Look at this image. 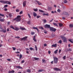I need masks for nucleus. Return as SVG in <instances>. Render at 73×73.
Returning a JSON list of instances; mask_svg holds the SVG:
<instances>
[{
    "label": "nucleus",
    "mask_w": 73,
    "mask_h": 73,
    "mask_svg": "<svg viewBox=\"0 0 73 73\" xmlns=\"http://www.w3.org/2000/svg\"><path fill=\"white\" fill-rule=\"evenodd\" d=\"M69 26L71 28H73V24H70Z\"/></svg>",
    "instance_id": "nucleus-25"
},
{
    "label": "nucleus",
    "mask_w": 73,
    "mask_h": 73,
    "mask_svg": "<svg viewBox=\"0 0 73 73\" xmlns=\"http://www.w3.org/2000/svg\"><path fill=\"white\" fill-rule=\"evenodd\" d=\"M53 61H52L51 62V64H53Z\"/></svg>",
    "instance_id": "nucleus-63"
},
{
    "label": "nucleus",
    "mask_w": 73,
    "mask_h": 73,
    "mask_svg": "<svg viewBox=\"0 0 73 73\" xmlns=\"http://www.w3.org/2000/svg\"><path fill=\"white\" fill-rule=\"evenodd\" d=\"M4 10L5 11H8V9L7 8L4 9Z\"/></svg>",
    "instance_id": "nucleus-52"
},
{
    "label": "nucleus",
    "mask_w": 73,
    "mask_h": 73,
    "mask_svg": "<svg viewBox=\"0 0 73 73\" xmlns=\"http://www.w3.org/2000/svg\"><path fill=\"white\" fill-rule=\"evenodd\" d=\"M43 16H49V14L43 13Z\"/></svg>",
    "instance_id": "nucleus-21"
},
{
    "label": "nucleus",
    "mask_w": 73,
    "mask_h": 73,
    "mask_svg": "<svg viewBox=\"0 0 73 73\" xmlns=\"http://www.w3.org/2000/svg\"><path fill=\"white\" fill-rule=\"evenodd\" d=\"M33 15L35 17H36V16H37V14L35 13V12H33Z\"/></svg>",
    "instance_id": "nucleus-16"
},
{
    "label": "nucleus",
    "mask_w": 73,
    "mask_h": 73,
    "mask_svg": "<svg viewBox=\"0 0 73 73\" xmlns=\"http://www.w3.org/2000/svg\"><path fill=\"white\" fill-rule=\"evenodd\" d=\"M57 52H58V50H56L54 52V54H57Z\"/></svg>",
    "instance_id": "nucleus-30"
},
{
    "label": "nucleus",
    "mask_w": 73,
    "mask_h": 73,
    "mask_svg": "<svg viewBox=\"0 0 73 73\" xmlns=\"http://www.w3.org/2000/svg\"><path fill=\"white\" fill-rule=\"evenodd\" d=\"M24 40H26L27 38L28 37L27 36H25V37H23Z\"/></svg>",
    "instance_id": "nucleus-35"
},
{
    "label": "nucleus",
    "mask_w": 73,
    "mask_h": 73,
    "mask_svg": "<svg viewBox=\"0 0 73 73\" xmlns=\"http://www.w3.org/2000/svg\"><path fill=\"white\" fill-rule=\"evenodd\" d=\"M43 21L44 22V23H46V20L45 19Z\"/></svg>",
    "instance_id": "nucleus-49"
},
{
    "label": "nucleus",
    "mask_w": 73,
    "mask_h": 73,
    "mask_svg": "<svg viewBox=\"0 0 73 73\" xmlns=\"http://www.w3.org/2000/svg\"><path fill=\"white\" fill-rule=\"evenodd\" d=\"M48 11H51L52 10V7H49L48 8Z\"/></svg>",
    "instance_id": "nucleus-19"
},
{
    "label": "nucleus",
    "mask_w": 73,
    "mask_h": 73,
    "mask_svg": "<svg viewBox=\"0 0 73 73\" xmlns=\"http://www.w3.org/2000/svg\"><path fill=\"white\" fill-rule=\"evenodd\" d=\"M34 60H39V58H38L34 57Z\"/></svg>",
    "instance_id": "nucleus-27"
},
{
    "label": "nucleus",
    "mask_w": 73,
    "mask_h": 73,
    "mask_svg": "<svg viewBox=\"0 0 73 73\" xmlns=\"http://www.w3.org/2000/svg\"><path fill=\"white\" fill-rule=\"evenodd\" d=\"M28 16H29V18H31V16L30 14H28Z\"/></svg>",
    "instance_id": "nucleus-56"
},
{
    "label": "nucleus",
    "mask_w": 73,
    "mask_h": 73,
    "mask_svg": "<svg viewBox=\"0 0 73 73\" xmlns=\"http://www.w3.org/2000/svg\"><path fill=\"white\" fill-rule=\"evenodd\" d=\"M27 72H28V73H31V70H30L29 69H28L27 70Z\"/></svg>",
    "instance_id": "nucleus-22"
},
{
    "label": "nucleus",
    "mask_w": 73,
    "mask_h": 73,
    "mask_svg": "<svg viewBox=\"0 0 73 73\" xmlns=\"http://www.w3.org/2000/svg\"><path fill=\"white\" fill-rule=\"evenodd\" d=\"M53 24L54 25H55V26H56V27H58V25L56 23H53Z\"/></svg>",
    "instance_id": "nucleus-24"
},
{
    "label": "nucleus",
    "mask_w": 73,
    "mask_h": 73,
    "mask_svg": "<svg viewBox=\"0 0 73 73\" xmlns=\"http://www.w3.org/2000/svg\"><path fill=\"white\" fill-rule=\"evenodd\" d=\"M8 7V5H6L4 6V8H7Z\"/></svg>",
    "instance_id": "nucleus-39"
},
{
    "label": "nucleus",
    "mask_w": 73,
    "mask_h": 73,
    "mask_svg": "<svg viewBox=\"0 0 73 73\" xmlns=\"http://www.w3.org/2000/svg\"><path fill=\"white\" fill-rule=\"evenodd\" d=\"M63 58L64 60H65V59H66V56H63Z\"/></svg>",
    "instance_id": "nucleus-43"
},
{
    "label": "nucleus",
    "mask_w": 73,
    "mask_h": 73,
    "mask_svg": "<svg viewBox=\"0 0 73 73\" xmlns=\"http://www.w3.org/2000/svg\"><path fill=\"white\" fill-rule=\"evenodd\" d=\"M31 34L33 35H35V33L34 32H32Z\"/></svg>",
    "instance_id": "nucleus-55"
},
{
    "label": "nucleus",
    "mask_w": 73,
    "mask_h": 73,
    "mask_svg": "<svg viewBox=\"0 0 73 73\" xmlns=\"http://www.w3.org/2000/svg\"><path fill=\"white\" fill-rule=\"evenodd\" d=\"M20 29H21V30H22V31H23V30H25V28H24L22 27H20Z\"/></svg>",
    "instance_id": "nucleus-17"
},
{
    "label": "nucleus",
    "mask_w": 73,
    "mask_h": 73,
    "mask_svg": "<svg viewBox=\"0 0 73 73\" xmlns=\"http://www.w3.org/2000/svg\"><path fill=\"white\" fill-rule=\"evenodd\" d=\"M46 45H47V44H44V46H46Z\"/></svg>",
    "instance_id": "nucleus-62"
},
{
    "label": "nucleus",
    "mask_w": 73,
    "mask_h": 73,
    "mask_svg": "<svg viewBox=\"0 0 73 73\" xmlns=\"http://www.w3.org/2000/svg\"><path fill=\"white\" fill-rule=\"evenodd\" d=\"M10 28H11L12 29H15V28H14V27H13V26H11L10 27Z\"/></svg>",
    "instance_id": "nucleus-32"
},
{
    "label": "nucleus",
    "mask_w": 73,
    "mask_h": 73,
    "mask_svg": "<svg viewBox=\"0 0 73 73\" xmlns=\"http://www.w3.org/2000/svg\"><path fill=\"white\" fill-rule=\"evenodd\" d=\"M7 61H11V59H7Z\"/></svg>",
    "instance_id": "nucleus-59"
},
{
    "label": "nucleus",
    "mask_w": 73,
    "mask_h": 73,
    "mask_svg": "<svg viewBox=\"0 0 73 73\" xmlns=\"http://www.w3.org/2000/svg\"><path fill=\"white\" fill-rule=\"evenodd\" d=\"M57 11L58 12H60L61 10H60V9H58L57 10Z\"/></svg>",
    "instance_id": "nucleus-47"
},
{
    "label": "nucleus",
    "mask_w": 73,
    "mask_h": 73,
    "mask_svg": "<svg viewBox=\"0 0 73 73\" xmlns=\"http://www.w3.org/2000/svg\"><path fill=\"white\" fill-rule=\"evenodd\" d=\"M14 28L15 29L14 30H15V31H19V29L17 27H15Z\"/></svg>",
    "instance_id": "nucleus-14"
},
{
    "label": "nucleus",
    "mask_w": 73,
    "mask_h": 73,
    "mask_svg": "<svg viewBox=\"0 0 73 73\" xmlns=\"http://www.w3.org/2000/svg\"><path fill=\"white\" fill-rule=\"evenodd\" d=\"M0 2L2 4H11V3L8 1H0Z\"/></svg>",
    "instance_id": "nucleus-2"
},
{
    "label": "nucleus",
    "mask_w": 73,
    "mask_h": 73,
    "mask_svg": "<svg viewBox=\"0 0 73 73\" xmlns=\"http://www.w3.org/2000/svg\"><path fill=\"white\" fill-rule=\"evenodd\" d=\"M36 1V2H37V3H38V5H41L42 3H41L40 2H39V1Z\"/></svg>",
    "instance_id": "nucleus-12"
},
{
    "label": "nucleus",
    "mask_w": 73,
    "mask_h": 73,
    "mask_svg": "<svg viewBox=\"0 0 73 73\" xmlns=\"http://www.w3.org/2000/svg\"><path fill=\"white\" fill-rule=\"evenodd\" d=\"M4 19H0V21L1 22H4Z\"/></svg>",
    "instance_id": "nucleus-33"
},
{
    "label": "nucleus",
    "mask_w": 73,
    "mask_h": 73,
    "mask_svg": "<svg viewBox=\"0 0 73 73\" xmlns=\"http://www.w3.org/2000/svg\"><path fill=\"white\" fill-rule=\"evenodd\" d=\"M68 52H70L72 51V49H71V48H70L68 50Z\"/></svg>",
    "instance_id": "nucleus-48"
},
{
    "label": "nucleus",
    "mask_w": 73,
    "mask_h": 73,
    "mask_svg": "<svg viewBox=\"0 0 73 73\" xmlns=\"http://www.w3.org/2000/svg\"><path fill=\"white\" fill-rule=\"evenodd\" d=\"M64 13L65 15H69V14H68V13H67V12H64Z\"/></svg>",
    "instance_id": "nucleus-34"
},
{
    "label": "nucleus",
    "mask_w": 73,
    "mask_h": 73,
    "mask_svg": "<svg viewBox=\"0 0 73 73\" xmlns=\"http://www.w3.org/2000/svg\"><path fill=\"white\" fill-rule=\"evenodd\" d=\"M35 50H36V51H37V46L36 45L35 46Z\"/></svg>",
    "instance_id": "nucleus-37"
},
{
    "label": "nucleus",
    "mask_w": 73,
    "mask_h": 73,
    "mask_svg": "<svg viewBox=\"0 0 73 73\" xmlns=\"http://www.w3.org/2000/svg\"><path fill=\"white\" fill-rule=\"evenodd\" d=\"M72 40V39L69 40V41L70 42H71V43H72V44H73V41Z\"/></svg>",
    "instance_id": "nucleus-28"
},
{
    "label": "nucleus",
    "mask_w": 73,
    "mask_h": 73,
    "mask_svg": "<svg viewBox=\"0 0 73 73\" xmlns=\"http://www.w3.org/2000/svg\"><path fill=\"white\" fill-rule=\"evenodd\" d=\"M59 26L60 27H61L63 26V24L62 23H59Z\"/></svg>",
    "instance_id": "nucleus-15"
},
{
    "label": "nucleus",
    "mask_w": 73,
    "mask_h": 73,
    "mask_svg": "<svg viewBox=\"0 0 73 73\" xmlns=\"http://www.w3.org/2000/svg\"><path fill=\"white\" fill-rule=\"evenodd\" d=\"M30 23H31V21H29L27 23V24H30Z\"/></svg>",
    "instance_id": "nucleus-45"
},
{
    "label": "nucleus",
    "mask_w": 73,
    "mask_h": 73,
    "mask_svg": "<svg viewBox=\"0 0 73 73\" xmlns=\"http://www.w3.org/2000/svg\"><path fill=\"white\" fill-rule=\"evenodd\" d=\"M33 10L34 11H35V12H37V11H38V9H37V8L34 9H33Z\"/></svg>",
    "instance_id": "nucleus-31"
},
{
    "label": "nucleus",
    "mask_w": 73,
    "mask_h": 73,
    "mask_svg": "<svg viewBox=\"0 0 73 73\" xmlns=\"http://www.w3.org/2000/svg\"><path fill=\"white\" fill-rule=\"evenodd\" d=\"M33 29H36L37 30V31L38 32H39V30H38V29L37 28V27H33Z\"/></svg>",
    "instance_id": "nucleus-13"
},
{
    "label": "nucleus",
    "mask_w": 73,
    "mask_h": 73,
    "mask_svg": "<svg viewBox=\"0 0 73 73\" xmlns=\"http://www.w3.org/2000/svg\"><path fill=\"white\" fill-rule=\"evenodd\" d=\"M33 40H34L35 42H36V41H37V40L36 39V36H34Z\"/></svg>",
    "instance_id": "nucleus-11"
},
{
    "label": "nucleus",
    "mask_w": 73,
    "mask_h": 73,
    "mask_svg": "<svg viewBox=\"0 0 73 73\" xmlns=\"http://www.w3.org/2000/svg\"><path fill=\"white\" fill-rule=\"evenodd\" d=\"M23 57V55L21 54H20L19 55V60L21 59V58H22V57Z\"/></svg>",
    "instance_id": "nucleus-29"
},
{
    "label": "nucleus",
    "mask_w": 73,
    "mask_h": 73,
    "mask_svg": "<svg viewBox=\"0 0 73 73\" xmlns=\"http://www.w3.org/2000/svg\"><path fill=\"white\" fill-rule=\"evenodd\" d=\"M45 28H50V25L46 24L44 25Z\"/></svg>",
    "instance_id": "nucleus-6"
},
{
    "label": "nucleus",
    "mask_w": 73,
    "mask_h": 73,
    "mask_svg": "<svg viewBox=\"0 0 73 73\" xmlns=\"http://www.w3.org/2000/svg\"><path fill=\"white\" fill-rule=\"evenodd\" d=\"M52 47H54V48H56L57 47V44H53L52 45Z\"/></svg>",
    "instance_id": "nucleus-10"
},
{
    "label": "nucleus",
    "mask_w": 73,
    "mask_h": 73,
    "mask_svg": "<svg viewBox=\"0 0 73 73\" xmlns=\"http://www.w3.org/2000/svg\"><path fill=\"white\" fill-rule=\"evenodd\" d=\"M26 5H27V1H24L23 3V7H25L26 6Z\"/></svg>",
    "instance_id": "nucleus-8"
},
{
    "label": "nucleus",
    "mask_w": 73,
    "mask_h": 73,
    "mask_svg": "<svg viewBox=\"0 0 73 73\" xmlns=\"http://www.w3.org/2000/svg\"><path fill=\"white\" fill-rule=\"evenodd\" d=\"M54 70L56 71H61V70L60 69L57 68H54Z\"/></svg>",
    "instance_id": "nucleus-7"
},
{
    "label": "nucleus",
    "mask_w": 73,
    "mask_h": 73,
    "mask_svg": "<svg viewBox=\"0 0 73 73\" xmlns=\"http://www.w3.org/2000/svg\"><path fill=\"white\" fill-rule=\"evenodd\" d=\"M44 71L43 70H39L38 71V72H43Z\"/></svg>",
    "instance_id": "nucleus-26"
},
{
    "label": "nucleus",
    "mask_w": 73,
    "mask_h": 73,
    "mask_svg": "<svg viewBox=\"0 0 73 73\" xmlns=\"http://www.w3.org/2000/svg\"><path fill=\"white\" fill-rule=\"evenodd\" d=\"M7 31L5 29H2V31L3 32V33H5Z\"/></svg>",
    "instance_id": "nucleus-23"
},
{
    "label": "nucleus",
    "mask_w": 73,
    "mask_h": 73,
    "mask_svg": "<svg viewBox=\"0 0 73 73\" xmlns=\"http://www.w3.org/2000/svg\"><path fill=\"white\" fill-rule=\"evenodd\" d=\"M19 10L18 9L16 10V12H19Z\"/></svg>",
    "instance_id": "nucleus-61"
},
{
    "label": "nucleus",
    "mask_w": 73,
    "mask_h": 73,
    "mask_svg": "<svg viewBox=\"0 0 73 73\" xmlns=\"http://www.w3.org/2000/svg\"><path fill=\"white\" fill-rule=\"evenodd\" d=\"M11 24V22H7V24L8 25H9V24Z\"/></svg>",
    "instance_id": "nucleus-53"
},
{
    "label": "nucleus",
    "mask_w": 73,
    "mask_h": 73,
    "mask_svg": "<svg viewBox=\"0 0 73 73\" xmlns=\"http://www.w3.org/2000/svg\"><path fill=\"white\" fill-rule=\"evenodd\" d=\"M12 48H13V50H16V48L13 47Z\"/></svg>",
    "instance_id": "nucleus-44"
},
{
    "label": "nucleus",
    "mask_w": 73,
    "mask_h": 73,
    "mask_svg": "<svg viewBox=\"0 0 73 73\" xmlns=\"http://www.w3.org/2000/svg\"><path fill=\"white\" fill-rule=\"evenodd\" d=\"M53 58H54V64H57L58 61V58H56V57H53Z\"/></svg>",
    "instance_id": "nucleus-3"
},
{
    "label": "nucleus",
    "mask_w": 73,
    "mask_h": 73,
    "mask_svg": "<svg viewBox=\"0 0 73 73\" xmlns=\"http://www.w3.org/2000/svg\"><path fill=\"white\" fill-rule=\"evenodd\" d=\"M9 17L10 18H11L12 16V13H10L9 14Z\"/></svg>",
    "instance_id": "nucleus-20"
},
{
    "label": "nucleus",
    "mask_w": 73,
    "mask_h": 73,
    "mask_svg": "<svg viewBox=\"0 0 73 73\" xmlns=\"http://www.w3.org/2000/svg\"><path fill=\"white\" fill-rule=\"evenodd\" d=\"M15 72V71L14 70H12L11 71V73H14Z\"/></svg>",
    "instance_id": "nucleus-50"
},
{
    "label": "nucleus",
    "mask_w": 73,
    "mask_h": 73,
    "mask_svg": "<svg viewBox=\"0 0 73 73\" xmlns=\"http://www.w3.org/2000/svg\"><path fill=\"white\" fill-rule=\"evenodd\" d=\"M37 18L38 19L39 18H40V17H41V16H36Z\"/></svg>",
    "instance_id": "nucleus-41"
},
{
    "label": "nucleus",
    "mask_w": 73,
    "mask_h": 73,
    "mask_svg": "<svg viewBox=\"0 0 73 73\" xmlns=\"http://www.w3.org/2000/svg\"><path fill=\"white\" fill-rule=\"evenodd\" d=\"M67 2H68V1L66 0H64V3H66Z\"/></svg>",
    "instance_id": "nucleus-42"
},
{
    "label": "nucleus",
    "mask_w": 73,
    "mask_h": 73,
    "mask_svg": "<svg viewBox=\"0 0 73 73\" xmlns=\"http://www.w3.org/2000/svg\"><path fill=\"white\" fill-rule=\"evenodd\" d=\"M9 28H8L7 29V32H9Z\"/></svg>",
    "instance_id": "nucleus-54"
},
{
    "label": "nucleus",
    "mask_w": 73,
    "mask_h": 73,
    "mask_svg": "<svg viewBox=\"0 0 73 73\" xmlns=\"http://www.w3.org/2000/svg\"><path fill=\"white\" fill-rule=\"evenodd\" d=\"M61 38H62L64 42H67V38L64 36H61Z\"/></svg>",
    "instance_id": "nucleus-4"
},
{
    "label": "nucleus",
    "mask_w": 73,
    "mask_h": 73,
    "mask_svg": "<svg viewBox=\"0 0 73 73\" xmlns=\"http://www.w3.org/2000/svg\"><path fill=\"white\" fill-rule=\"evenodd\" d=\"M38 11L40 12H41L42 13H45V12H44L42 10L39 9Z\"/></svg>",
    "instance_id": "nucleus-18"
},
{
    "label": "nucleus",
    "mask_w": 73,
    "mask_h": 73,
    "mask_svg": "<svg viewBox=\"0 0 73 73\" xmlns=\"http://www.w3.org/2000/svg\"><path fill=\"white\" fill-rule=\"evenodd\" d=\"M21 20V16L20 15L17 16V17L13 19L14 21L15 20L16 21H17V22H20Z\"/></svg>",
    "instance_id": "nucleus-1"
},
{
    "label": "nucleus",
    "mask_w": 73,
    "mask_h": 73,
    "mask_svg": "<svg viewBox=\"0 0 73 73\" xmlns=\"http://www.w3.org/2000/svg\"><path fill=\"white\" fill-rule=\"evenodd\" d=\"M58 42L60 44H61V43H62V40H59Z\"/></svg>",
    "instance_id": "nucleus-36"
},
{
    "label": "nucleus",
    "mask_w": 73,
    "mask_h": 73,
    "mask_svg": "<svg viewBox=\"0 0 73 73\" xmlns=\"http://www.w3.org/2000/svg\"><path fill=\"white\" fill-rule=\"evenodd\" d=\"M62 19L63 20H65V18L64 17H62Z\"/></svg>",
    "instance_id": "nucleus-60"
},
{
    "label": "nucleus",
    "mask_w": 73,
    "mask_h": 73,
    "mask_svg": "<svg viewBox=\"0 0 73 73\" xmlns=\"http://www.w3.org/2000/svg\"><path fill=\"white\" fill-rule=\"evenodd\" d=\"M24 60H22L21 61V63L23 64V63H24Z\"/></svg>",
    "instance_id": "nucleus-57"
},
{
    "label": "nucleus",
    "mask_w": 73,
    "mask_h": 73,
    "mask_svg": "<svg viewBox=\"0 0 73 73\" xmlns=\"http://www.w3.org/2000/svg\"><path fill=\"white\" fill-rule=\"evenodd\" d=\"M29 49L30 50H33V48L30 47L29 48Z\"/></svg>",
    "instance_id": "nucleus-51"
},
{
    "label": "nucleus",
    "mask_w": 73,
    "mask_h": 73,
    "mask_svg": "<svg viewBox=\"0 0 73 73\" xmlns=\"http://www.w3.org/2000/svg\"><path fill=\"white\" fill-rule=\"evenodd\" d=\"M53 20V19H52L51 20H50V22H52V21Z\"/></svg>",
    "instance_id": "nucleus-64"
},
{
    "label": "nucleus",
    "mask_w": 73,
    "mask_h": 73,
    "mask_svg": "<svg viewBox=\"0 0 73 73\" xmlns=\"http://www.w3.org/2000/svg\"><path fill=\"white\" fill-rule=\"evenodd\" d=\"M16 68H18V69H23V68L19 66H16Z\"/></svg>",
    "instance_id": "nucleus-9"
},
{
    "label": "nucleus",
    "mask_w": 73,
    "mask_h": 73,
    "mask_svg": "<svg viewBox=\"0 0 73 73\" xmlns=\"http://www.w3.org/2000/svg\"><path fill=\"white\" fill-rule=\"evenodd\" d=\"M15 38H20V37L19 36H15Z\"/></svg>",
    "instance_id": "nucleus-58"
},
{
    "label": "nucleus",
    "mask_w": 73,
    "mask_h": 73,
    "mask_svg": "<svg viewBox=\"0 0 73 73\" xmlns=\"http://www.w3.org/2000/svg\"><path fill=\"white\" fill-rule=\"evenodd\" d=\"M0 16H2V17H4V15L2 14H0Z\"/></svg>",
    "instance_id": "nucleus-38"
},
{
    "label": "nucleus",
    "mask_w": 73,
    "mask_h": 73,
    "mask_svg": "<svg viewBox=\"0 0 73 73\" xmlns=\"http://www.w3.org/2000/svg\"><path fill=\"white\" fill-rule=\"evenodd\" d=\"M42 62H43V63L45 62V60L44 59H42Z\"/></svg>",
    "instance_id": "nucleus-40"
},
{
    "label": "nucleus",
    "mask_w": 73,
    "mask_h": 73,
    "mask_svg": "<svg viewBox=\"0 0 73 73\" xmlns=\"http://www.w3.org/2000/svg\"><path fill=\"white\" fill-rule=\"evenodd\" d=\"M23 12L22 11H21L19 13V14H20V15H21V14H23Z\"/></svg>",
    "instance_id": "nucleus-46"
},
{
    "label": "nucleus",
    "mask_w": 73,
    "mask_h": 73,
    "mask_svg": "<svg viewBox=\"0 0 73 73\" xmlns=\"http://www.w3.org/2000/svg\"><path fill=\"white\" fill-rule=\"evenodd\" d=\"M50 31H52V32H55L56 31V29L54 28L53 27H50Z\"/></svg>",
    "instance_id": "nucleus-5"
}]
</instances>
